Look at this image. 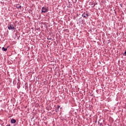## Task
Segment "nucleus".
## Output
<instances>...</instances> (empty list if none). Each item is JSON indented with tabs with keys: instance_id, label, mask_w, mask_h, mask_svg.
<instances>
[{
	"instance_id": "f257e3e1",
	"label": "nucleus",
	"mask_w": 126,
	"mask_h": 126,
	"mask_svg": "<svg viewBox=\"0 0 126 126\" xmlns=\"http://www.w3.org/2000/svg\"><path fill=\"white\" fill-rule=\"evenodd\" d=\"M48 12V8H46L45 7H43L41 9V12H43L44 13H46V12Z\"/></svg>"
},
{
	"instance_id": "f03ea898",
	"label": "nucleus",
	"mask_w": 126,
	"mask_h": 126,
	"mask_svg": "<svg viewBox=\"0 0 126 126\" xmlns=\"http://www.w3.org/2000/svg\"><path fill=\"white\" fill-rule=\"evenodd\" d=\"M8 29H9V30H12V29L14 30H15V28H14V26H13V25L10 24L8 25Z\"/></svg>"
},
{
	"instance_id": "7ed1b4c3",
	"label": "nucleus",
	"mask_w": 126,
	"mask_h": 126,
	"mask_svg": "<svg viewBox=\"0 0 126 126\" xmlns=\"http://www.w3.org/2000/svg\"><path fill=\"white\" fill-rule=\"evenodd\" d=\"M11 124H15L16 123V120H15V119H12L11 120Z\"/></svg>"
},
{
	"instance_id": "20e7f679",
	"label": "nucleus",
	"mask_w": 126,
	"mask_h": 126,
	"mask_svg": "<svg viewBox=\"0 0 126 126\" xmlns=\"http://www.w3.org/2000/svg\"><path fill=\"white\" fill-rule=\"evenodd\" d=\"M81 16H82V17H86V18L88 17V14H86L85 15H83V14H82Z\"/></svg>"
},
{
	"instance_id": "39448f33",
	"label": "nucleus",
	"mask_w": 126,
	"mask_h": 126,
	"mask_svg": "<svg viewBox=\"0 0 126 126\" xmlns=\"http://www.w3.org/2000/svg\"><path fill=\"white\" fill-rule=\"evenodd\" d=\"M91 5L92 7H94V6H95V3H94L93 2H91Z\"/></svg>"
},
{
	"instance_id": "423d86ee",
	"label": "nucleus",
	"mask_w": 126,
	"mask_h": 126,
	"mask_svg": "<svg viewBox=\"0 0 126 126\" xmlns=\"http://www.w3.org/2000/svg\"><path fill=\"white\" fill-rule=\"evenodd\" d=\"M2 51H4V52H6L7 51V48H4V47L2 48Z\"/></svg>"
},
{
	"instance_id": "0eeeda50",
	"label": "nucleus",
	"mask_w": 126,
	"mask_h": 126,
	"mask_svg": "<svg viewBox=\"0 0 126 126\" xmlns=\"http://www.w3.org/2000/svg\"><path fill=\"white\" fill-rule=\"evenodd\" d=\"M17 8H21V5L18 4L17 5Z\"/></svg>"
},
{
	"instance_id": "6e6552de",
	"label": "nucleus",
	"mask_w": 126,
	"mask_h": 126,
	"mask_svg": "<svg viewBox=\"0 0 126 126\" xmlns=\"http://www.w3.org/2000/svg\"><path fill=\"white\" fill-rule=\"evenodd\" d=\"M61 107V106L60 105H58L57 106V109H60V108Z\"/></svg>"
},
{
	"instance_id": "1a4fd4ad",
	"label": "nucleus",
	"mask_w": 126,
	"mask_h": 126,
	"mask_svg": "<svg viewBox=\"0 0 126 126\" xmlns=\"http://www.w3.org/2000/svg\"><path fill=\"white\" fill-rule=\"evenodd\" d=\"M124 55L126 56V51L125 52Z\"/></svg>"
},
{
	"instance_id": "9d476101",
	"label": "nucleus",
	"mask_w": 126,
	"mask_h": 126,
	"mask_svg": "<svg viewBox=\"0 0 126 126\" xmlns=\"http://www.w3.org/2000/svg\"><path fill=\"white\" fill-rule=\"evenodd\" d=\"M82 103H83V104H84V101H82Z\"/></svg>"
}]
</instances>
